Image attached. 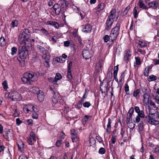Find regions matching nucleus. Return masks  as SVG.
<instances>
[{
    "mask_svg": "<svg viewBox=\"0 0 159 159\" xmlns=\"http://www.w3.org/2000/svg\"><path fill=\"white\" fill-rule=\"evenodd\" d=\"M92 118V116H91L86 115L84 116L83 120L85 122H86L89 120H91Z\"/></svg>",
    "mask_w": 159,
    "mask_h": 159,
    "instance_id": "38",
    "label": "nucleus"
},
{
    "mask_svg": "<svg viewBox=\"0 0 159 159\" xmlns=\"http://www.w3.org/2000/svg\"><path fill=\"white\" fill-rule=\"evenodd\" d=\"M91 105V104L89 102H86L83 104V106L85 107H89Z\"/></svg>",
    "mask_w": 159,
    "mask_h": 159,
    "instance_id": "57",
    "label": "nucleus"
},
{
    "mask_svg": "<svg viewBox=\"0 0 159 159\" xmlns=\"http://www.w3.org/2000/svg\"><path fill=\"white\" fill-rule=\"evenodd\" d=\"M17 51V48H16L14 47H12L11 49V54L13 56L16 53Z\"/></svg>",
    "mask_w": 159,
    "mask_h": 159,
    "instance_id": "44",
    "label": "nucleus"
},
{
    "mask_svg": "<svg viewBox=\"0 0 159 159\" xmlns=\"http://www.w3.org/2000/svg\"><path fill=\"white\" fill-rule=\"evenodd\" d=\"M13 101H20L22 99V97L20 94L16 91H12L10 97Z\"/></svg>",
    "mask_w": 159,
    "mask_h": 159,
    "instance_id": "5",
    "label": "nucleus"
},
{
    "mask_svg": "<svg viewBox=\"0 0 159 159\" xmlns=\"http://www.w3.org/2000/svg\"><path fill=\"white\" fill-rule=\"evenodd\" d=\"M18 24V21L16 20H12L11 23L12 26L13 28L17 27V26Z\"/></svg>",
    "mask_w": 159,
    "mask_h": 159,
    "instance_id": "41",
    "label": "nucleus"
},
{
    "mask_svg": "<svg viewBox=\"0 0 159 159\" xmlns=\"http://www.w3.org/2000/svg\"><path fill=\"white\" fill-rule=\"evenodd\" d=\"M52 102L55 104L57 103L58 102L57 98L56 95H53V97L52 98Z\"/></svg>",
    "mask_w": 159,
    "mask_h": 159,
    "instance_id": "56",
    "label": "nucleus"
},
{
    "mask_svg": "<svg viewBox=\"0 0 159 159\" xmlns=\"http://www.w3.org/2000/svg\"><path fill=\"white\" fill-rule=\"evenodd\" d=\"M125 91L127 95H129V93L128 92L129 91V86L127 84H126L125 87Z\"/></svg>",
    "mask_w": 159,
    "mask_h": 159,
    "instance_id": "55",
    "label": "nucleus"
},
{
    "mask_svg": "<svg viewBox=\"0 0 159 159\" xmlns=\"http://www.w3.org/2000/svg\"><path fill=\"white\" fill-rule=\"evenodd\" d=\"M148 109L149 111V114L151 116H154L156 113H157V109L155 108L154 109L151 108L150 107L148 106Z\"/></svg>",
    "mask_w": 159,
    "mask_h": 159,
    "instance_id": "23",
    "label": "nucleus"
},
{
    "mask_svg": "<svg viewBox=\"0 0 159 159\" xmlns=\"http://www.w3.org/2000/svg\"><path fill=\"white\" fill-rule=\"evenodd\" d=\"M130 9V6H128L124 10V11H122L121 13V15L122 16L124 17L126 15L127 13L129 11Z\"/></svg>",
    "mask_w": 159,
    "mask_h": 159,
    "instance_id": "29",
    "label": "nucleus"
},
{
    "mask_svg": "<svg viewBox=\"0 0 159 159\" xmlns=\"http://www.w3.org/2000/svg\"><path fill=\"white\" fill-rule=\"evenodd\" d=\"M13 115L14 116H18L19 115V113L16 109H13Z\"/></svg>",
    "mask_w": 159,
    "mask_h": 159,
    "instance_id": "60",
    "label": "nucleus"
},
{
    "mask_svg": "<svg viewBox=\"0 0 159 159\" xmlns=\"http://www.w3.org/2000/svg\"><path fill=\"white\" fill-rule=\"evenodd\" d=\"M29 36L25 34L24 33L21 32L18 38L19 42L21 44H24L25 46H29L28 45L29 43H30V45L31 44V41L29 39H28Z\"/></svg>",
    "mask_w": 159,
    "mask_h": 159,
    "instance_id": "4",
    "label": "nucleus"
},
{
    "mask_svg": "<svg viewBox=\"0 0 159 159\" xmlns=\"http://www.w3.org/2000/svg\"><path fill=\"white\" fill-rule=\"evenodd\" d=\"M131 51L129 49L126 50L125 51L124 54V60L125 61H128L131 56Z\"/></svg>",
    "mask_w": 159,
    "mask_h": 159,
    "instance_id": "13",
    "label": "nucleus"
},
{
    "mask_svg": "<svg viewBox=\"0 0 159 159\" xmlns=\"http://www.w3.org/2000/svg\"><path fill=\"white\" fill-rule=\"evenodd\" d=\"M125 77V75L124 72H122L121 73V75L119 79V85L120 86H122L123 84V83L124 81V78Z\"/></svg>",
    "mask_w": 159,
    "mask_h": 159,
    "instance_id": "24",
    "label": "nucleus"
},
{
    "mask_svg": "<svg viewBox=\"0 0 159 159\" xmlns=\"http://www.w3.org/2000/svg\"><path fill=\"white\" fill-rule=\"evenodd\" d=\"M43 54L42 57L44 59L45 61H49L50 56L48 52Z\"/></svg>",
    "mask_w": 159,
    "mask_h": 159,
    "instance_id": "31",
    "label": "nucleus"
},
{
    "mask_svg": "<svg viewBox=\"0 0 159 159\" xmlns=\"http://www.w3.org/2000/svg\"><path fill=\"white\" fill-rule=\"evenodd\" d=\"M38 78L36 74L33 72H30L25 73L21 79L24 84L31 85L32 82L37 81Z\"/></svg>",
    "mask_w": 159,
    "mask_h": 159,
    "instance_id": "1",
    "label": "nucleus"
},
{
    "mask_svg": "<svg viewBox=\"0 0 159 159\" xmlns=\"http://www.w3.org/2000/svg\"><path fill=\"white\" fill-rule=\"evenodd\" d=\"M82 31L86 33H89L91 32L92 27L89 24H86L82 26Z\"/></svg>",
    "mask_w": 159,
    "mask_h": 159,
    "instance_id": "11",
    "label": "nucleus"
},
{
    "mask_svg": "<svg viewBox=\"0 0 159 159\" xmlns=\"http://www.w3.org/2000/svg\"><path fill=\"white\" fill-rule=\"evenodd\" d=\"M148 43L147 41L143 40H140L139 42V45L142 48L146 47Z\"/></svg>",
    "mask_w": 159,
    "mask_h": 159,
    "instance_id": "25",
    "label": "nucleus"
},
{
    "mask_svg": "<svg viewBox=\"0 0 159 159\" xmlns=\"http://www.w3.org/2000/svg\"><path fill=\"white\" fill-rule=\"evenodd\" d=\"M118 65H117L114 67V71H113V77L115 81L117 82H118V80L117 78V74L118 70Z\"/></svg>",
    "mask_w": 159,
    "mask_h": 159,
    "instance_id": "17",
    "label": "nucleus"
},
{
    "mask_svg": "<svg viewBox=\"0 0 159 159\" xmlns=\"http://www.w3.org/2000/svg\"><path fill=\"white\" fill-rule=\"evenodd\" d=\"M149 103V102H148ZM149 105L150 106H152V107L154 108H155L156 109H158V107L156 106L155 104L154 103V102L151 101L149 103Z\"/></svg>",
    "mask_w": 159,
    "mask_h": 159,
    "instance_id": "52",
    "label": "nucleus"
},
{
    "mask_svg": "<svg viewBox=\"0 0 159 159\" xmlns=\"http://www.w3.org/2000/svg\"><path fill=\"white\" fill-rule=\"evenodd\" d=\"M26 89H27L26 88H25L24 87H22L20 88V89H19V92L20 93H25V92L26 91Z\"/></svg>",
    "mask_w": 159,
    "mask_h": 159,
    "instance_id": "49",
    "label": "nucleus"
},
{
    "mask_svg": "<svg viewBox=\"0 0 159 159\" xmlns=\"http://www.w3.org/2000/svg\"><path fill=\"white\" fill-rule=\"evenodd\" d=\"M143 101L149 102V95L148 93L145 92L143 95Z\"/></svg>",
    "mask_w": 159,
    "mask_h": 159,
    "instance_id": "35",
    "label": "nucleus"
},
{
    "mask_svg": "<svg viewBox=\"0 0 159 159\" xmlns=\"http://www.w3.org/2000/svg\"><path fill=\"white\" fill-rule=\"evenodd\" d=\"M105 152V149L104 148H101L99 150V153L101 154H104Z\"/></svg>",
    "mask_w": 159,
    "mask_h": 159,
    "instance_id": "62",
    "label": "nucleus"
},
{
    "mask_svg": "<svg viewBox=\"0 0 159 159\" xmlns=\"http://www.w3.org/2000/svg\"><path fill=\"white\" fill-rule=\"evenodd\" d=\"M25 46L20 47L19 49V54L21 58H25L28 54V51L26 49Z\"/></svg>",
    "mask_w": 159,
    "mask_h": 159,
    "instance_id": "6",
    "label": "nucleus"
},
{
    "mask_svg": "<svg viewBox=\"0 0 159 159\" xmlns=\"http://www.w3.org/2000/svg\"><path fill=\"white\" fill-rule=\"evenodd\" d=\"M148 5H149V8L155 9L157 8L158 5V1H154L149 3Z\"/></svg>",
    "mask_w": 159,
    "mask_h": 159,
    "instance_id": "14",
    "label": "nucleus"
},
{
    "mask_svg": "<svg viewBox=\"0 0 159 159\" xmlns=\"http://www.w3.org/2000/svg\"><path fill=\"white\" fill-rule=\"evenodd\" d=\"M37 47L40 52L43 54H44L48 52L44 47L41 46L40 45H37Z\"/></svg>",
    "mask_w": 159,
    "mask_h": 159,
    "instance_id": "27",
    "label": "nucleus"
},
{
    "mask_svg": "<svg viewBox=\"0 0 159 159\" xmlns=\"http://www.w3.org/2000/svg\"><path fill=\"white\" fill-rule=\"evenodd\" d=\"M31 108L30 104L25 105L23 107V111L26 113H29V112H31Z\"/></svg>",
    "mask_w": 159,
    "mask_h": 159,
    "instance_id": "21",
    "label": "nucleus"
},
{
    "mask_svg": "<svg viewBox=\"0 0 159 159\" xmlns=\"http://www.w3.org/2000/svg\"><path fill=\"white\" fill-rule=\"evenodd\" d=\"M60 4L63 8H66L68 5V2L65 0H61Z\"/></svg>",
    "mask_w": 159,
    "mask_h": 159,
    "instance_id": "30",
    "label": "nucleus"
},
{
    "mask_svg": "<svg viewBox=\"0 0 159 159\" xmlns=\"http://www.w3.org/2000/svg\"><path fill=\"white\" fill-rule=\"evenodd\" d=\"M125 127L124 126H122L121 129V132L120 134L122 137H124V134L125 133Z\"/></svg>",
    "mask_w": 159,
    "mask_h": 159,
    "instance_id": "45",
    "label": "nucleus"
},
{
    "mask_svg": "<svg viewBox=\"0 0 159 159\" xmlns=\"http://www.w3.org/2000/svg\"><path fill=\"white\" fill-rule=\"evenodd\" d=\"M17 145L18 150L21 152H22L23 150L24 147V143L22 141L20 140L18 142Z\"/></svg>",
    "mask_w": 159,
    "mask_h": 159,
    "instance_id": "22",
    "label": "nucleus"
},
{
    "mask_svg": "<svg viewBox=\"0 0 159 159\" xmlns=\"http://www.w3.org/2000/svg\"><path fill=\"white\" fill-rule=\"evenodd\" d=\"M120 29V24L117 23L116 26L111 30L110 34L111 45L113 43L114 41L115 40L118 35Z\"/></svg>",
    "mask_w": 159,
    "mask_h": 159,
    "instance_id": "3",
    "label": "nucleus"
},
{
    "mask_svg": "<svg viewBox=\"0 0 159 159\" xmlns=\"http://www.w3.org/2000/svg\"><path fill=\"white\" fill-rule=\"evenodd\" d=\"M70 69L69 68L67 72V77L68 79L70 80H71L73 77L71 75V73L70 71Z\"/></svg>",
    "mask_w": 159,
    "mask_h": 159,
    "instance_id": "54",
    "label": "nucleus"
},
{
    "mask_svg": "<svg viewBox=\"0 0 159 159\" xmlns=\"http://www.w3.org/2000/svg\"><path fill=\"white\" fill-rule=\"evenodd\" d=\"M108 87V84L105 85L104 87L101 86L100 87V90L102 93L104 97L105 96L106 94V92L107 91V89Z\"/></svg>",
    "mask_w": 159,
    "mask_h": 159,
    "instance_id": "19",
    "label": "nucleus"
},
{
    "mask_svg": "<svg viewBox=\"0 0 159 159\" xmlns=\"http://www.w3.org/2000/svg\"><path fill=\"white\" fill-rule=\"evenodd\" d=\"M96 138V139L98 140V142L100 143H102L103 145H104L103 140L102 138L100 136H97Z\"/></svg>",
    "mask_w": 159,
    "mask_h": 159,
    "instance_id": "47",
    "label": "nucleus"
},
{
    "mask_svg": "<svg viewBox=\"0 0 159 159\" xmlns=\"http://www.w3.org/2000/svg\"><path fill=\"white\" fill-rule=\"evenodd\" d=\"M3 86V88L5 90H6L8 88L7 82L6 81H4L2 83Z\"/></svg>",
    "mask_w": 159,
    "mask_h": 159,
    "instance_id": "51",
    "label": "nucleus"
},
{
    "mask_svg": "<svg viewBox=\"0 0 159 159\" xmlns=\"http://www.w3.org/2000/svg\"><path fill=\"white\" fill-rule=\"evenodd\" d=\"M138 115L136 116L134 122L135 123H138L140 121V118H145L144 112L143 111H140L138 113Z\"/></svg>",
    "mask_w": 159,
    "mask_h": 159,
    "instance_id": "10",
    "label": "nucleus"
},
{
    "mask_svg": "<svg viewBox=\"0 0 159 159\" xmlns=\"http://www.w3.org/2000/svg\"><path fill=\"white\" fill-rule=\"evenodd\" d=\"M5 40L3 37H1L0 38V46H3L5 44Z\"/></svg>",
    "mask_w": 159,
    "mask_h": 159,
    "instance_id": "37",
    "label": "nucleus"
},
{
    "mask_svg": "<svg viewBox=\"0 0 159 159\" xmlns=\"http://www.w3.org/2000/svg\"><path fill=\"white\" fill-rule=\"evenodd\" d=\"M145 120L152 125H157L159 124V121L154 119L153 118L149 115H147L145 116Z\"/></svg>",
    "mask_w": 159,
    "mask_h": 159,
    "instance_id": "8",
    "label": "nucleus"
},
{
    "mask_svg": "<svg viewBox=\"0 0 159 159\" xmlns=\"http://www.w3.org/2000/svg\"><path fill=\"white\" fill-rule=\"evenodd\" d=\"M46 24L52 25L57 28H58L59 27V24L57 23L54 21H48L47 22Z\"/></svg>",
    "mask_w": 159,
    "mask_h": 159,
    "instance_id": "26",
    "label": "nucleus"
},
{
    "mask_svg": "<svg viewBox=\"0 0 159 159\" xmlns=\"http://www.w3.org/2000/svg\"><path fill=\"white\" fill-rule=\"evenodd\" d=\"M82 55L84 58L88 59L90 58L92 55V51L89 50L88 49L84 50L82 51Z\"/></svg>",
    "mask_w": 159,
    "mask_h": 159,
    "instance_id": "9",
    "label": "nucleus"
},
{
    "mask_svg": "<svg viewBox=\"0 0 159 159\" xmlns=\"http://www.w3.org/2000/svg\"><path fill=\"white\" fill-rule=\"evenodd\" d=\"M110 35L109 36L108 35H106L103 37V39L105 42H107L110 39Z\"/></svg>",
    "mask_w": 159,
    "mask_h": 159,
    "instance_id": "46",
    "label": "nucleus"
},
{
    "mask_svg": "<svg viewBox=\"0 0 159 159\" xmlns=\"http://www.w3.org/2000/svg\"><path fill=\"white\" fill-rule=\"evenodd\" d=\"M138 7H134V10H133V14L134 16V17L135 18H136L138 17V13L137 12V9Z\"/></svg>",
    "mask_w": 159,
    "mask_h": 159,
    "instance_id": "39",
    "label": "nucleus"
},
{
    "mask_svg": "<svg viewBox=\"0 0 159 159\" xmlns=\"http://www.w3.org/2000/svg\"><path fill=\"white\" fill-rule=\"evenodd\" d=\"M116 9H112L110 12V15L108 16L106 23L107 26L105 28V30L107 31L110 29L113 23L114 20L116 16Z\"/></svg>",
    "mask_w": 159,
    "mask_h": 159,
    "instance_id": "2",
    "label": "nucleus"
},
{
    "mask_svg": "<svg viewBox=\"0 0 159 159\" xmlns=\"http://www.w3.org/2000/svg\"><path fill=\"white\" fill-rule=\"evenodd\" d=\"M31 91L33 93H35L37 94L39 91H40V90H39V89L36 87H32L31 89Z\"/></svg>",
    "mask_w": 159,
    "mask_h": 159,
    "instance_id": "34",
    "label": "nucleus"
},
{
    "mask_svg": "<svg viewBox=\"0 0 159 159\" xmlns=\"http://www.w3.org/2000/svg\"><path fill=\"white\" fill-rule=\"evenodd\" d=\"M27 142L30 145H32L35 142H34L33 141L32 138H29L27 140Z\"/></svg>",
    "mask_w": 159,
    "mask_h": 159,
    "instance_id": "53",
    "label": "nucleus"
},
{
    "mask_svg": "<svg viewBox=\"0 0 159 159\" xmlns=\"http://www.w3.org/2000/svg\"><path fill=\"white\" fill-rule=\"evenodd\" d=\"M62 58L61 57H57L56 60L58 62L63 63L65 62V60H63Z\"/></svg>",
    "mask_w": 159,
    "mask_h": 159,
    "instance_id": "58",
    "label": "nucleus"
},
{
    "mask_svg": "<svg viewBox=\"0 0 159 159\" xmlns=\"http://www.w3.org/2000/svg\"><path fill=\"white\" fill-rule=\"evenodd\" d=\"M140 93V90L139 89L136 90L134 91L133 93V96L134 97H137Z\"/></svg>",
    "mask_w": 159,
    "mask_h": 159,
    "instance_id": "50",
    "label": "nucleus"
},
{
    "mask_svg": "<svg viewBox=\"0 0 159 159\" xmlns=\"http://www.w3.org/2000/svg\"><path fill=\"white\" fill-rule=\"evenodd\" d=\"M30 138H32L33 141L34 142H36V139L35 134L34 132L33 131L31 132L30 134Z\"/></svg>",
    "mask_w": 159,
    "mask_h": 159,
    "instance_id": "36",
    "label": "nucleus"
},
{
    "mask_svg": "<svg viewBox=\"0 0 159 159\" xmlns=\"http://www.w3.org/2000/svg\"><path fill=\"white\" fill-rule=\"evenodd\" d=\"M22 32L23 33H24L27 36H29L30 35L29 30L28 29H24V30Z\"/></svg>",
    "mask_w": 159,
    "mask_h": 159,
    "instance_id": "61",
    "label": "nucleus"
},
{
    "mask_svg": "<svg viewBox=\"0 0 159 159\" xmlns=\"http://www.w3.org/2000/svg\"><path fill=\"white\" fill-rule=\"evenodd\" d=\"M48 80L49 82L53 83L54 84H56L57 81L56 80L55 78H52V77H49L48 78Z\"/></svg>",
    "mask_w": 159,
    "mask_h": 159,
    "instance_id": "42",
    "label": "nucleus"
},
{
    "mask_svg": "<svg viewBox=\"0 0 159 159\" xmlns=\"http://www.w3.org/2000/svg\"><path fill=\"white\" fill-rule=\"evenodd\" d=\"M143 123L142 121H141L138 125V126L140 130H142L143 128Z\"/></svg>",
    "mask_w": 159,
    "mask_h": 159,
    "instance_id": "64",
    "label": "nucleus"
},
{
    "mask_svg": "<svg viewBox=\"0 0 159 159\" xmlns=\"http://www.w3.org/2000/svg\"><path fill=\"white\" fill-rule=\"evenodd\" d=\"M135 63L136 65L140 66L141 64L140 59L139 57H135Z\"/></svg>",
    "mask_w": 159,
    "mask_h": 159,
    "instance_id": "40",
    "label": "nucleus"
},
{
    "mask_svg": "<svg viewBox=\"0 0 159 159\" xmlns=\"http://www.w3.org/2000/svg\"><path fill=\"white\" fill-rule=\"evenodd\" d=\"M31 106V111H34L36 112L38 111V109L36 107L34 106H33L32 105H30Z\"/></svg>",
    "mask_w": 159,
    "mask_h": 159,
    "instance_id": "48",
    "label": "nucleus"
},
{
    "mask_svg": "<svg viewBox=\"0 0 159 159\" xmlns=\"http://www.w3.org/2000/svg\"><path fill=\"white\" fill-rule=\"evenodd\" d=\"M71 138L73 142L77 143L79 140V137L76 131L74 129H71L70 130Z\"/></svg>",
    "mask_w": 159,
    "mask_h": 159,
    "instance_id": "7",
    "label": "nucleus"
},
{
    "mask_svg": "<svg viewBox=\"0 0 159 159\" xmlns=\"http://www.w3.org/2000/svg\"><path fill=\"white\" fill-rule=\"evenodd\" d=\"M138 5L140 8L143 9H147L146 6L144 5L143 1L142 0H139Z\"/></svg>",
    "mask_w": 159,
    "mask_h": 159,
    "instance_id": "28",
    "label": "nucleus"
},
{
    "mask_svg": "<svg viewBox=\"0 0 159 159\" xmlns=\"http://www.w3.org/2000/svg\"><path fill=\"white\" fill-rule=\"evenodd\" d=\"M153 65L152 64L149 66H147L144 69V71L143 73L144 75L146 77H148L149 75V72L152 69Z\"/></svg>",
    "mask_w": 159,
    "mask_h": 159,
    "instance_id": "15",
    "label": "nucleus"
},
{
    "mask_svg": "<svg viewBox=\"0 0 159 159\" xmlns=\"http://www.w3.org/2000/svg\"><path fill=\"white\" fill-rule=\"evenodd\" d=\"M61 78V76L60 73H57L55 77L56 80H60Z\"/></svg>",
    "mask_w": 159,
    "mask_h": 159,
    "instance_id": "59",
    "label": "nucleus"
},
{
    "mask_svg": "<svg viewBox=\"0 0 159 159\" xmlns=\"http://www.w3.org/2000/svg\"><path fill=\"white\" fill-rule=\"evenodd\" d=\"M105 6V5L104 3L102 2L98 5L97 7L95 8V9L98 10V11H100L104 9Z\"/></svg>",
    "mask_w": 159,
    "mask_h": 159,
    "instance_id": "20",
    "label": "nucleus"
},
{
    "mask_svg": "<svg viewBox=\"0 0 159 159\" xmlns=\"http://www.w3.org/2000/svg\"><path fill=\"white\" fill-rule=\"evenodd\" d=\"M37 95L38 100L40 102L43 101L44 99V95L43 93L41 91H39Z\"/></svg>",
    "mask_w": 159,
    "mask_h": 159,
    "instance_id": "18",
    "label": "nucleus"
},
{
    "mask_svg": "<svg viewBox=\"0 0 159 159\" xmlns=\"http://www.w3.org/2000/svg\"><path fill=\"white\" fill-rule=\"evenodd\" d=\"M111 119L109 118L108 119V122L107 125V128L106 129V132L108 135L110 134L111 128Z\"/></svg>",
    "mask_w": 159,
    "mask_h": 159,
    "instance_id": "16",
    "label": "nucleus"
},
{
    "mask_svg": "<svg viewBox=\"0 0 159 159\" xmlns=\"http://www.w3.org/2000/svg\"><path fill=\"white\" fill-rule=\"evenodd\" d=\"M38 30L40 31L42 34L44 36H47L49 34L48 32L44 28H42L40 30Z\"/></svg>",
    "mask_w": 159,
    "mask_h": 159,
    "instance_id": "33",
    "label": "nucleus"
},
{
    "mask_svg": "<svg viewBox=\"0 0 159 159\" xmlns=\"http://www.w3.org/2000/svg\"><path fill=\"white\" fill-rule=\"evenodd\" d=\"M128 124H129L128 127L130 129H133L134 128L135 126V124H134L133 123L131 122L130 123H129Z\"/></svg>",
    "mask_w": 159,
    "mask_h": 159,
    "instance_id": "63",
    "label": "nucleus"
},
{
    "mask_svg": "<svg viewBox=\"0 0 159 159\" xmlns=\"http://www.w3.org/2000/svg\"><path fill=\"white\" fill-rule=\"evenodd\" d=\"M89 142L90 146H92L93 144H95L96 143L95 140L93 138H90L89 140Z\"/></svg>",
    "mask_w": 159,
    "mask_h": 159,
    "instance_id": "43",
    "label": "nucleus"
},
{
    "mask_svg": "<svg viewBox=\"0 0 159 159\" xmlns=\"http://www.w3.org/2000/svg\"><path fill=\"white\" fill-rule=\"evenodd\" d=\"M52 8H53L56 15H59L61 11V6L57 3L54 4L53 6L51 8V9Z\"/></svg>",
    "mask_w": 159,
    "mask_h": 159,
    "instance_id": "12",
    "label": "nucleus"
},
{
    "mask_svg": "<svg viewBox=\"0 0 159 159\" xmlns=\"http://www.w3.org/2000/svg\"><path fill=\"white\" fill-rule=\"evenodd\" d=\"M157 80V76L154 75H150L148 78V80L149 82L155 81Z\"/></svg>",
    "mask_w": 159,
    "mask_h": 159,
    "instance_id": "32",
    "label": "nucleus"
}]
</instances>
